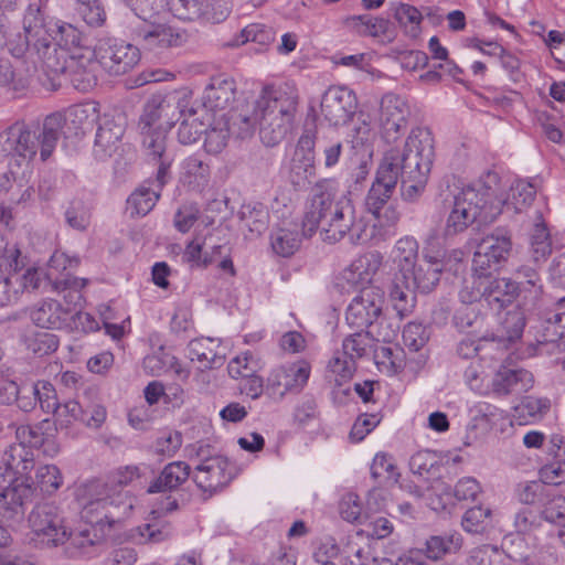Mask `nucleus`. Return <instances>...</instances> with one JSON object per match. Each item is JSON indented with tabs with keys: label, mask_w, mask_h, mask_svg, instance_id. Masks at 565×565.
Here are the masks:
<instances>
[{
	"label": "nucleus",
	"mask_w": 565,
	"mask_h": 565,
	"mask_svg": "<svg viewBox=\"0 0 565 565\" xmlns=\"http://www.w3.org/2000/svg\"><path fill=\"white\" fill-rule=\"evenodd\" d=\"M320 109L330 125H345L358 109L356 95L347 86H330L322 95Z\"/></svg>",
	"instance_id": "nucleus-17"
},
{
	"label": "nucleus",
	"mask_w": 565,
	"mask_h": 565,
	"mask_svg": "<svg viewBox=\"0 0 565 565\" xmlns=\"http://www.w3.org/2000/svg\"><path fill=\"white\" fill-rule=\"evenodd\" d=\"M411 116L408 102L394 93L382 96L377 114L381 137L388 143L395 142L405 131Z\"/></svg>",
	"instance_id": "nucleus-14"
},
{
	"label": "nucleus",
	"mask_w": 565,
	"mask_h": 565,
	"mask_svg": "<svg viewBox=\"0 0 565 565\" xmlns=\"http://www.w3.org/2000/svg\"><path fill=\"white\" fill-rule=\"evenodd\" d=\"M298 107V95L289 87L266 85L258 96L254 116L259 136L267 147L278 145L291 130Z\"/></svg>",
	"instance_id": "nucleus-5"
},
{
	"label": "nucleus",
	"mask_w": 565,
	"mask_h": 565,
	"mask_svg": "<svg viewBox=\"0 0 565 565\" xmlns=\"http://www.w3.org/2000/svg\"><path fill=\"white\" fill-rule=\"evenodd\" d=\"M403 342L411 351H419L428 341V332L422 323L409 322L403 329Z\"/></svg>",
	"instance_id": "nucleus-59"
},
{
	"label": "nucleus",
	"mask_w": 565,
	"mask_h": 565,
	"mask_svg": "<svg viewBox=\"0 0 565 565\" xmlns=\"http://www.w3.org/2000/svg\"><path fill=\"white\" fill-rule=\"evenodd\" d=\"M63 119L60 114H52L44 119L42 130L36 134L19 128L15 139V152L26 159H33L38 151L42 161L47 160L54 151L62 135Z\"/></svg>",
	"instance_id": "nucleus-11"
},
{
	"label": "nucleus",
	"mask_w": 565,
	"mask_h": 565,
	"mask_svg": "<svg viewBox=\"0 0 565 565\" xmlns=\"http://www.w3.org/2000/svg\"><path fill=\"white\" fill-rule=\"evenodd\" d=\"M93 52L99 66L113 76L130 72L141 56L137 46L111 38L98 40Z\"/></svg>",
	"instance_id": "nucleus-12"
},
{
	"label": "nucleus",
	"mask_w": 565,
	"mask_h": 565,
	"mask_svg": "<svg viewBox=\"0 0 565 565\" xmlns=\"http://www.w3.org/2000/svg\"><path fill=\"white\" fill-rule=\"evenodd\" d=\"M426 558L440 559L447 554L458 552L462 545L461 535L457 532L433 535L426 541Z\"/></svg>",
	"instance_id": "nucleus-40"
},
{
	"label": "nucleus",
	"mask_w": 565,
	"mask_h": 565,
	"mask_svg": "<svg viewBox=\"0 0 565 565\" xmlns=\"http://www.w3.org/2000/svg\"><path fill=\"white\" fill-rule=\"evenodd\" d=\"M362 524L364 525V529L360 531L362 537L363 533H366L367 536L382 540L391 535L394 530L393 523L387 518H371L367 512H365Z\"/></svg>",
	"instance_id": "nucleus-56"
},
{
	"label": "nucleus",
	"mask_w": 565,
	"mask_h": 565,
	"mask_svg": "<svg viewBox=\"0 0 565 565\" xmlns=\"http://www.w3.org/2000/svg\"><path fill=\"white\" fill-rule=\"evenodd\" d=\"M525 326L524 312L521 308H513L505 312L500 320V328L497 331L498 345L500 342H513L521 338Z\"/></svg>",
	"instance_id": "nucleus-43"
},
{
	"label": "nucleus",
	"mask_w": 565,
	"mask_h": 565,
	"mask_svg": "<svg viewBox=\"0 0 565 565\" xmlns=\"http://www.w3.org/2000/svg\"><path fill=\"white\" fill-rule=\"evenodd\" d=\"M186 97L188 94L185 92H175L168 96L152 95L143 106V111L139 119L140 130L145 131V129L153 128L163 116L167 117V127H171L173 121L172 117L169 116V109L181 107V102H184Z\"/></svg>",
	"instance_id": "nucleus-22"
},
{
	"label": "nucleus",
	"mask_w": 565,
	"mask_h": 565,
	"mask_svg": "<svg viewBox=\"0 0 565 565\" xmlns=\"http://www.w3.org/2000/svg\"><path fill=\"white\" fill-rule=\"evenodd\" d=\"M409 465L412 470L420 476L435 475L439 470V457L430 450L419 451L411 458Z\"/></svg>",
	"instance_id": "nucleus-60"
},
{
	"label": "nucleus",
	"mask_w": 565,
	"mask_h": 565,
	"mask_svg": "<svg viewBox=\"0 0 565 565\" xmlns=\"http://www.w3.org/2000/svg\"><path fill=\"white\" fill-rule=\"evenodd\" d=\"M125 118L120 115L110 116L105 114L100 117L94 148L95 154L98 158L110 157L117 151L125 132Z\"/></svg>",
	"instance_id": "nucleus-21"
},
{
	"label": "nucleus",
	"mask_w": 565,
	"mask_h": 565,
	"mask_svg": "<svg viewBox=\"0 0 565 565\" xmlns=\"http://www.w3.org/2000/svg\"><path fill=\"white\" fill-rule=\"evenodd\" d=\"M211 169L202 159L191 156L182 163L180 180L192 190H203L210 181Z\"/></svg>",
	"instance_id": "nucleus-36"
},
{
	"label": "nucleus",
	"mask_w": 565,
	"mask_h": 565,
	"mask_svg": "<svg viewBox=\"0 0 565 565\" xmlns=\"http://www.w3.org/2000/svg\"><path fill=\"white\" fill-rule=\"evenodd\" d=\"M416 288L412 286L406 276L394 275L390 298L399 316L409 312L415 305Z\"/></svg>",
	"instance_id": "nucleus-41"
},
{
	"label": "nucleus",
	"mask_w": 565,
	"mask_h": 565,
	"mask_svg": "<svg viewBox=\"0 0 565 565\" xmlns=\"http://www.w3.org/2000/svg\"><path fill=\"white\" fill-rule=\"evenodd\" d=\"M319 231L323 242L334 244L349 237L352 244L367 242L379 243L384 234L369 233L362 218H358L355 206L350 198H337L332 192L316 188L309 198L303 218L302 232L305 236H312Z\"/></svg>",
	"instance_id": "nucleus-2"
},
{
	"label": "nucleus",
	"mask_w": 565,
	"mask_h": 565,
	"mask_svg": "<svg viewBox=\"0 0 565 565\" xmlns=\"http://www.w3.org/2000/svg\"><path fill=\"white\" fill-rule=\"evenodd\" d=\"M550 407L551 403L548 399L527 396L514 407V412L519 418L531 417L534 419H540V415L546 413Z\"/></svg>",
	"instance_id": "nucleus-57"
},
{
	"label": "nucleus",
	"mask_w": 565,
	"mask_h": 565,
	"mask_svg": "<svg viewBox=\"0 0 565 565\" xmlns=\"http://www.w3.org/2000/svg\"><path fill=\"white\" fill-rule=\"evenodd\" d=\"M86 284L87 280L84 278L66 277L64 279L56 280L54 282V288L57 291L66 292L64 295V299L68 305H76L82 299L81 290L86 286Z\"/></svg>",
	"instance_id": "nucleus-63"
},
{
	"label": "nucleus",
	"mask_w": 565,
	"mask_h": 565,
	"mask_svg": "<svg viewBox=\"0 0 565 565\" xmlns=\"http://www.w3.org/2000/svg\"><path fill=\"white\" fill-rule=\"evenodd\" d=\"M371 475L375 480L396 482L398 473L393 459L386 454H376L371 465Z\"/></svg>",
	"instance_id": "nucleus-54"
},
{
	"label": "nucleus",
	"mask_w": 565,
	"mask_h": 565,
	"mask_svg": "<svg viewBox=\"0 0 565 565\" xmlns=\"http://www.w3.org/2000/svg\"><path fill=\"white\" fill-rule=\"evenodd\" d=\"M450 487L441 480H436L424 494L426 504L434 511H444L451 503Z\"/></svg>",
	"instance_id": "nucleus-51"
},
{
	"label": "nucleus",
	"mask_w": 565,
	"mask_h": 565,
	"mask_svg": "<svg viewBox=\"0 0 565 565\" xmlns=\"http://www.w3.org/2000/svg\"><path fill=\"white\" fill-rule=\"evenodd\" d=\"M530 245L535 263L545 262L552 254L550 232L543 222H539L534 225L530 236Z\"/></svg>",
	"instance_id": "nucleus-47"
},
{
	"label": "nucleus",
	"mask_w": 565,
	"mask_h": 565,
	"mask_svg": "<svg viewBox=\"0 0 565 565\" xmlns=\"http://www.w3.org/2000/svg\"><path fill=\"white\" fill-rule=\"evenodd\" d=\"M291 181L301 185L315 175V154L295 151L290 166Z\"/></svg>",
	"instance_id": "nucleus-49"
},
{
	"label": "nucleus",
	"mask_w": 565,
	"mask_h": 565,
	"mask_svg": "<svg viewBox=\"0 0 565 565\" xmlns=\"http://www.w3.org/2000/svg\"><path fill=\"white\" fill-rule=\"evenodd\" d=\"M498 348L494 340L475 339L470 335L463 337L458 344V354L463 359H471L480 352L490 353Z\"/></svg>",
	"instance_id": "nucleus-53"
},
{
	"label": "nucleus",
	"mask_w": 565,
	"mask_h": 565,
	"mask_svg": "<svg viewBox=\"0 0 565 565\" xmlns=\"http://www.w3.org/2000/svg\"><path fill=\"white\" fill-rule=\"evenodd\" d=\"M218 347V341L215 339H195L189 343V356L192 361L201 363L203 367H213L223 362V356L217 351Z\"/></svg>",
	"instance_id": "nucleus-38"
},
{
	"label": "nucleus",
	"mask_w": 565,
	"mask_h": 565,
	"mask_svg": "<svg viewBox=\"0 0 565 565\" xmlns=\"http://www.w3.org/2000/svg\"><path fill=\"white\" fill-rule=\"evenodd\" d=\"M49 431H43V426H17L15 437L18 445L10 446L4 454L7 470L13 473L26 475L33 469V454L28 448H43L45 454L56 451L52 439L56 426H49Z\"/></svg>",
	"instance_id": "nucleus-9"
},
{
	"label": "nucleus",
	"mask_w": 565,
	"mask_h": 565,
	"mask_svg": "<svg viewBox=\"0 0 565 565\" xmlns=\"http://www.w3.org/2000/svg\"><path fill=\"white\" fill-rule=\"evenodd\" d=\"M30 317L38 327L62 329L71 327L70 320L73 318V309L71 307H63L54 299H46L34 306Z\"/></svg>",
	"instance_id": "nucleus-25"
},
{
	"label": "nucleus",
	"mask_w": 565,
	"mask_h": 565,
	"mask_svg": "<svg viewBox=\"0 0 565 565\" xmlns=\"http://www.w3.org/2000/svg\"><path fill=\"white\" fill-rule=\"evenodd\" d=\"M342 25L358 36L373 38L391 42L395 38L392 22L383 17L370 13L349 15L342 20Z\"/></svg>",
	"instance_id": "nucleus-20"
},
{
	"label": "nucleus",
	"mask_w": 565,
	"mask_h": 565,
	"mask_svg": "<svg viewBox=\"0 0 565 565\" xmlns=\"http://www.w3.org/2000/svg\"><path fill=\"white\" fill-rule=\"evenodd\" d=\"M383 266V255L371 250L358 256L343 271L342 278L351 286L370 285Z\"/></svg>",
	"instance_id": "nucleus-24"
},
{
	"label": "nucleus",
	"mask_w": 565,
	"mask_h": 565,
	"mask_svg": "<svg viewBox=\"0 0 565 565\" xmlns=\"http://www.w3.org/2000/svg\"><path fill=\"white\" fill-rule=\"evenodd\" d=\"M512 236L509 231L495 228L482 237L472 258V270L491 275L504 265L512 252Z\"/></svg>",
	"instance_id": "nucleus-13"
},
{
	"label": "nucleus",
	"mask_w": 565,
	"mask_h": 565,
	"mask_svg": "<svg viewBox=\"0 0 565 565\" xmlns=\"http://www.w3.org/2000/svg\"><path fill=\"white\" fill-rule=\"evenodd\" d=\"M499 190L500 177L494 171H487L478 181L463 188L455 195L443 231L444 236L454 237L476 223H492L502 213Z\"/></svg>",
	"instance_id": "nucleus-3"
},
{
	"label": "nucleus",
	"mask_w": 565,
	"mask_h": 565,
	"mask_svg": "<svg viewBox=\"0 0 565 565\" xmlns=\"http://www.w3.org/2000/svg\"><path fill=\"white\" fill-rule=\"evenodd\" d=\"M218 0H171V7L174 14L182 20H196L205 18L213 22H218L225 17V12H216L215 6Z\"/></svg>",
	"instance_id": "nucleus-30"
},
{
	"label": "nucleus",
	"mask_w": 565,
	"mask_h": 565,
	"mask_svg": "<svg viewBox=\"0 0 565 565\" xmlns=\"http://www.w3.org/2000/svg\"><path fill=\"white\" fill-rule=\"evenodd\" d=\"M137 35L149 50L178 46L183 41L180 32L162 23L142 25L137 30Z\"/></svg>",
	"instance_id": "nucleus-28"
},
{
	"label": "nucleus",
	"mask_w": 565,
	"mask_h": 565,
	"mask_svg": "<svg viewBox=\"0 0 565 565\" xmlns=\"http://www.w3.org/2000/svg\"><path fill=\"white\" fill-rule=\"evenodd\" d=\"M142 145L148 151V156L159 162L157 172V181L159 186H163L167 182L169 170L173 158L167 153V128L162 125L156 128L145 129L141 131Z\"/></svg>",
	"instance_id": "nucleus-23"
},
{
	"label": "nucleus",
	"mask_w": 565,
	"mask_h": 565,
	"mask_svg": "<svg viewBox=\"0 0 565 565\" xmlns=\"http://www.w3.org/2000/svg\"><path fill=\"white\" fill-rule=\"evenodd\" d=\"M228 130L230 128L226 122L217 127H212L211 129L205 127L204 148L206 152L212 154L220 153L226 146Z\"/></svg>",
	"instance_id": "nucleus-62"
},
{
	"label": "nucleus",
	"mask_w": 565,
	"mask_h": 565,
	"mask_svg": "<svg viewBox=\"0 0 565 565\" xmlns=\"http://www.w3.org/2000/svg\"><path fill=\"white\" fill-rule=\"evenodd\" d=\"M502 553L493 545H481L470 552V565H501Z\"/></svg>",
	"instance_id": "nucleus-64"
},
{
	"label": "nucleus",
	"mask_w": 565,
	"mask_h": 565,
	"mask_svg": "<svg viewBox=\"0 0 565 565\" xmlns=\"http://www.w3.org/2000/svg\"><path fill=\"white\" fill-rule=\"evenodd\" d=\"M310 374L311 364L307 360L280 365L267 379L266 393L274 399H279L287 393H299L307 385Z\"/></svg>",
	"instance_id": "nucleus-15"
},
{
	"label": "nucleus",
	"mask_w": 565,
	"mask_h": 565,
	"mask_svg": "<svg viewBox=\"0 0 565 565\" xmlns=\"http://www.w3.org/2000/svg\"><path fill=\"white\" fill-rule=\"evenodd\" d=\"M490 516L491 510L489 508L473 507L463 514L462 526L467 532L480 533L484 530Z\"/></svg>",
	"instance_id": "nucleus-58"
},
{
	"label": "nucleus",
	"mask_w": 565,
	"mask_h": 565,
	"mask_svg": "<svg viewBox=\"0 0 565 565\" xmlns=\"http://www.w3.org/2000/svg\"><path fill=\"white\" fill-rule=\"evenodd\" d=\"M533 383V375L529 371L501 366L492 380V391L499 396L518 395L532 388Z\"/></svg>",
	"instance_id": "nucleus-26"
},
{
	"label": "nucleus",
	"mask_w": 565,
	"mask_h": 565,
	"mask_svg": "<svg viewBox=\"0 0 565 565\" xmlns=\"http://www.w3.org/2000/svg\"><path fill=\"white\" fill-rule=\"evenodd\" d=\"M487 276L489 275L473 271L472 276L463 281L459 291L460 300L463 303H473L481 298L487 299Z\"/></svg>",
	"instance_id": "nucleus-50"
},
{
	"label": "nucleus",
	"mask_w": 565,
	"mask_h": 565,
	"mask_svg": "<svg viewBox=\"0 0 565 565\" xmlns=\"http://www.w3.org/2000/svg\"><path fill=\"white\" fill-rule=\"evenodd\" d=\"M384 297L381 289L367 286L361 289L350 302L345 320L351 328L358 330L371 328L382 315Z\"/></svg>",
	"instance_id": "nucleus-16"
},
{
	"label": "nucleus",
	"mask_w": 565,
	"mask_h": 565,
	"mask_svg": "<svg viewBox=\"0 0 565 565\" xmlns=\"http://www.w3.org/2000/svg\"><path fill=\"white\" fill-rule=\"evenodd\" d=\"M34 395L42 409L45 412H52L56 414L58 417H62L65 413H71L73 419L76 420L75 413L79 411V405L76 402H68L64 405H58L56 402L55 390L50 382L39 381L34 385Z\"/></svg>",
	"instance_id": "nucleus-35"
},
{
	"label": "nucleus",
	"mask_w": 565,
	"mask_h": 565,
	"mask_svg": "<svg viewBox=\"0 0 565 565\" xmlns=\"http://www.w3.org/2000/svg\"><path fill=\"white\" fill-rule=\"evenodd\" d=\"M78 13L90 26H102L106 20V13L99 0H78Z\"/></svg>",
	"instance_id": "nucleus-61"
},
{
	"label": "nucleus",
	"mask_w": 565,
	"mask_h": 565,
	"mask_svg": "<svg viewBox=\"0 0 565 565\" xmlns=\"http://www.w3.org/2000/svg\"><path fill=\"white\" fill-rule=\"evenodd\" d=\"M520 284L511 278L487 276V300L500 307L511 303L519 295Z\"/></svg>",
	"instance_id": "nucleus-37"
},
{
	"label": "nucleus",
	"mask_w": 565,
	"mask_h": 565,
	"mask_svg": "<svg viewBox=\"0 0 565 565\" xmlns=\"http://www.w3.org/2000/svg\"><path fill=\"white\" fill-rule=\"evenodd\" d=\"M36 483L44 493H54L63 483L60 469L54 465H44L36 470Z\"/></svg>",
	"instance_id": "nucleus-52"
},
{
	"label": "nucleus",
	"mask_w": 565,
	"mask_h": 565,
	"mask_svg": "<svg viewBox=\"0 0 565 565\" xmlns=\"http://www.w3.org/2000/svg\"><path fill=\"white\" fill-rule=\"evenodd\" d=\"M191 475V467L184 461H174L168 463L160 476L151 482L147 492L157 493L167 490L177 489L181 486Z\"/></svg>",
	"instance_id": "nucleus-31"
},
{
	"label": "nucleus",
	"mask_w": 565,
	"mask_h": 565,
	"mask_svg": "<svg viewBox=\"0 0 565 565\" xmlns=\"http://www.w3.org/2000/svg\"><path fill=\"white\" fill-rule=\"evenodd\" d=\"M141 477L138 466H121L109 472L107 480H89L75 491L81 516L102 534L126 520L134 509V498L121 488Z\"/></svg>",
	"instance_id": "nucleus-1"
},
{
	"label": "nucleus",
	"mask_w": 565,
	"mask_h": 565,
	"mask_svg": "<svg viewBox=\"0 0 565 565\" xmlns=\"http://www.w3.org/2000/svg\"><path fill=\"white\" fill-rule=\"evenodd\" d=\"M373 342V337L367 329L359 330L343 340L342 353L354 360L361 359L367 355L372 349Z\"/></svg>",
	"instance_id": "nucleus-45"
},
{
	"label": "nucleus",
	"mask_w": 565,
	"mask_h": 565,
	"mask_svg": "<svg viewBox=\"0 0 565 565\" xmlns=\"http://www.w3.org/2000/svg\"><path fill=\"white\" fill-rule=\"evenodd\" d=\"M443 264L434 257L425 256L416 263L408 275L407 281L422 292L431 291L440 279Z\"/></svg>",
	"instance_id": "nucleus-29"
},
{
	"label": "nucleus",
	"mask_w": 565,
	"mask_h": 565,
	"mask_svg": "<svg viewBox=\"0 0 565 565\" xmlns=\"http://www.w3.org/2000/svg\"><path fill=\"white\" fill-rule=\"evenodd\" d=\"M270 244L273 250L279 256L289 257L294 255L301 244L297 225L275 230L270 236Z\"/></svg>",
	"instance_id": "nucleus-42"
},
{
	"label": "nucleus",
	"mask_w": 565,
	"mask_h": 565,
	"mask_svg": "<svg viewBox=\"0 0 565 565\" xmlns=\"http://www.w3.org/2000/svg\"><path fill=\"white\" fill-rule=\"evenodd\" d=\"M341 516L348 522L363 523L365 511H363L362 502L356 493H345L339 503Z\"/></svg>",
	"instance_id": "nucleus-55"
},
{
	"label": "nucleus",
	"mask_w": 565,
	"mask_h": 565,
	"mask_svg": "<svg viewBox=\"0 0 565 565\" xmlns=\"http://www.w3.org/2000/svg\"><path fill=\"white\" fill-rule=\"evenodd\" d=\"M501 189L498 192V199L502 202V210L520 213L531 205L535 198L534 186L525 181H518L511 188L507 199L500 195Z\"/></svg>",
	"instance_id": "nucleus-39"
},
{
	"label": "nucleus",
	"mask_w": 565,
	"mask_h": 565,
	"mask_svg": "<svg viewBox=\"0 0 565 565\" xmlns=\"http://www.w3.org/2000/svg\"><path fill=\"white\" fill-rule=\"evenodd\" d=\"M23 29L25 33V41L28 52L31 55H36L38 60L42 62L51 49H56L47 36L44 29L43 17L38 3H31L23 18Z\"/></svg>",
	"instance_id": "nucleus-19"
},
{
	"label": "nucleus",
	"mask_w": 565,
	"mask_h": 565,
	"mask_svg": "<svg viewBox=\"0 0 565 565\" xmlns=\"http://www.w3.org/2000/svg\"><path fill=\"white\" fill-rule=\"evenodd\" d=\"M94 52L68 54L51 49L41 62L43 70L53 78L67 75L72 85L79 92H88L97 84L96 62Z\"/></svg>",
	"instance_id": "nucleus-8"
},
{
	"label": "nucleus",
	"mask_w": 565,
	"mask_h": 565,
	"mask_svg": "<svg viewBox=\"0 0 565 565\" xmlns=\"http://www.w3.org/2000/svg\"><path fill=\"white\" fill-rule=\"evenodd\" d=\"M361 532L350 536L342 550L341 565H379V558L373 555L371 546L362 541Z\"/></svg>",
	"instance_id": "nucleus-34"
},
{
	"label": "nucleus",
	"mask_w": 565,
	"mask_h": 565,
	"mask_svg": "<svg viewBox=\"0 0 565 565\" xmlns=\"http://www.w3.org/2000/svg\"><path fill=\"white\" fill-rule=\"evenodd\" d=\"M31 541L42 548L63 545L71 539L60 509L50 502L36 504L28 516Z\"/></svg>",
	"instance_id": "nucleus-10"
},
{
	"label": "nucleus",
	"mask_w": 565,
	"mask_h": 565,
	"mask_svg": "<svg viewBox=\"0 0 565 565\" xmlns=\"http://www.w3.org/2000/svg\"><path fill=\"white\" fill-rule=\"evenodd\" d=\"M390 256L396 269L394 275H408L411 268L419 263L417 241L411 236L399 238L393 246Z\"/></svg>",
	"instance_id": "nucleus-33"
},
{
	"label": "nucleus",
	"mask_w": 565,
	"mask_h": 565,
	"mask_svg": "<svg viewBox=\"0 0 565 565\" xmlns=\"http://www.w3.org/2000/svg\"><path fill=\"white\" fill-rule=\"evenodd\" d=\"M434 159V141L426 129L411 130L403 151L391 149L380 166L391 164L396 184L401 181L402 196L406 201L416 200L425 190Z\"/></svg>",
	"instance_id": "nucleus-4"
},
{
	"label": "nucleus",
	"mask_w": 565,
	"mask_h": 565,
	"mask_svg": "<svg viewBox=\"0 0 565 565\" xmlns=\"http://www.w3.org/2000/svg\"><path fill=\"white\" fill-rule=\"evenodd\" d=\"M185 100L181 102L180 115L183 117L179 128H178V140L182 145H191L195 142L202 132L205 130V120H210V116L207 114L199 115V113L193 109H185Z\"/></svg>",
	"instance_id": "nucleus-32"
},
{
	"label": "nucleus",
	"mask_w": 565,
	"mask_h": 565,
	"mask_svg": "<svg viewBox=\"0 0 565 565\" xmlns=\"http://www.w3.org/2000/svg\"><path fill=\"white\" fill-rule=\"evenodd\" d=\"M191 451L196 459L192 479L206 498L223 490L236 477V466L210 445L198 443L192 446Z\"/></svg>",
	"instance_id": "nucleus-6"
},
{
	"label": "nucleus",
	"mask_w": 565,
	"mask_h": 565,
	"mask_svg": "<svg viewBox=\"0 0 565 565\" xmlns=\"http://www.w3.org/2000/svg\"><path fill=\"white\" fill-rule=\"evenodd\" d=\"M393 11V17L404 30V33L412 39L417 38L420 33V24L423 21V15L419 10L407 3H398L394 7Z\"/></svg>",
	"instance_id": "nucleus-44"
},
{
	"label": "nucleus",
	"mask_w": 565,
	"mask_h": 565,
	"mask_svg": "<svg viewBox=\"0 0 565 565\" xmlns=\"http://www.w3.org/2000/svg\"><path fill=\"white\" fill-rule=\"evenodd\" d=\"M391 164L379 166L375 180L365 198V209L375 218L369 233L384 234L383 241L388 236V231L384 228L396 226L401 218L397 209L387 205L396 188V177L392 173Z\"/></svg>",
	"instance_id": "nucleus-7"
},
{
	"label": "nucleus",
	"mask_w": 565,
	"mask_h": 565,
	"mask_svg": "<svg viewBox=\"0 0 565 565\" xmlns=\"http://www.w3.org/2000/svg\"><path fill=\"white\" fill-rule=\"evenodd\" d=\"M236 96L235 81L225 75L213 76L204 89L203 106L212 111L224 110L232 105Z\"/></svg>",
	"instance_id": "nucleus-27"
},
{
	"label": "nucleus",
	"mask_w": 565,
	"mask_h": 565,
	"mask_svg": "<svg viewBox=\"0 0 565 565\" xmlns=\"http://www.w3.org/2000/svg\"><path fill=\"white\" fill-rule=\"evenodd\" d=\"M7 471L18 477L0 492V515L2 519L13 521L23 516L24 504L32 501L35 489L24 475Z\"/></svg>",
	"instance_id": "nucleus-18"
},
{
	"label": "nucleus",
	"mask_w": 565,
	"mask_h": 565,
	"mask_svg": "<svg viewBox=\"0 0 565 565\" xmlns=\"http://www.w3.org/2000/svg\"><path fill=\"white\" fill-rule=\"evenodd\" d=\"M159 193L150 189H138L127 200V211L131 216H145L156 205Z\"/></svg>",
	"instance_id": "nucleus-48"
},
{
	"label": "nucleus",
	"mask_w": 565,
	"mask_h": 565,
	"mask_svg": "<svg viewBox=\"0 0 565 565\" xmlns=\"http://www.w3.org/2000/svg\"><path fill=\"white\" fill-rule=\"evenodd\" d=\"M53 39L60 49L58 52H65L81 49L82 46V32L71 23L58 21L55 24V29L52 30Z\"/></svg>",
	"instance_id": "nucleus-46"
}]
</instances>
